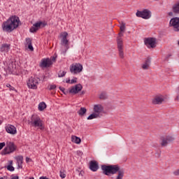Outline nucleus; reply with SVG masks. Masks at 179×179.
<instances>
[{"label":"nucleus","mask_w":179,"mask_h":179,"mask_svg":"<svg viewBox=\"0 0 179 179\" xmlns=\"http://www.w3.org/2000/svg\"><path fill=\"white\" fill-rule=\"evenodd\" d=\"M101 169L103 171V174L105 176H110V174H117L115 179H123L125 174L124 169H121L119 165H101Z\"/></svg>","instance_id":"1"},{"label":"nucleus","mask_w":179,"mask_h":179,"mask_svg":"<svg viewBox=\"0 0 179 179\" xmlns=\"http://www.w3.org/2000/svg\"><path fill=\"white\" fill-rule=\"evenodd\" d=\"M19 22L20 20L18 17H16V15L12 16L3 23V30L4 31H13L15 29L19 27Z\"/></svg>","instance_id":"2"},{"label":"nucleus","mask_w":179,"mask_h":179,"mask_svg":"<svg viewBox=\"0 0 179 179\" xmlns=\"http://www.w3.org/2000/svg\"><path fill=\"white\" fill-rule=\"evenodd\" d=\"M29 125L34 127V128H39L41 131L44 129V124H43V120L40 117L36 115H33L31 117V120L28 121Z\"/></svg>","instance_id":"3"},{"label":"nucleus","mask_w":179,"mask_h":179,"mask_svg":"<svg viewBox=\"0 0 179 179\" xmlns=\"http://www.w3.org/2000/svg\"><path fill=\"white\" fill-rule=\"evenodd\" d=\"M94 113L90 115V120H94V118H101L103 117V113H104V107L101 104L94 105Z\"/></svg>","instance_id":"4"},{"label":"nucleus","mask_w":179,"mask_h":179,"mask_svg":"<svg viewBox=\"0 0 179 179\" xmlns=\"http://www.w3.org/2000/svg\"><path fill=\"white\" fill-rule=\"evenodd\" d=\"M123 36H124V34H122V32L120 31L117 38V49L119 51V57L120 58H124V42L122 38Z\"/></svg>","instance_id":"5"},{"label":"nucleus","mask_w":179,"mask_h":179,"mask_svg":"<svg viewBox=\"0 0 179 179\" xmlns=\"http://www.w3.org/2000/svg\"><path fill=\"white\" fill-rule=\"evenodd\" d=\"M59 90L64 93V94H68V93H71L73 94H78V92H80L82 89H83V87L80 84H77L75 86H73L71 89L69 91H65V89L62 87H59Z\"/></svg>","instance_id":"6"},{"label":"nucleus","mask_w":179,"mask_h":179,"mask_svg":"<svg viewBox=\"0 0 179 179\" xmlns=\"http://www.w3.org/2000/svg\"><path fill=\"white\" fill-rule=\"evenodd\" d=\"M16 149H17V147L15 143L10 142L7 143V146L1 151V155H10V153H13Z\"/></svg>","instance_id":"7"},{"label":"nucleus","mask_w":179,"mask_h":179,"mask_svg":"<svg viewBox=\"0 0 179 179\" xmlns=\"http://www.w3.org/2000/svg\"><path fill=\"white\" fill-rule=\"evenodd\" d=\"M39 82H40V78L31 77L28 80L27 85L29 89H34V90H36V89H37V85H38Z\"/></svg>","instance_id":"8"},{"label":"nucleus","mask_w":179,"mask_h":179,"mask_svg":"<svg viewBox=\"0 0 179 179\" xmlns=\"http://www.w3.org/2000/svg\"><path fill=\"white\" fill-rule=\"evenodd\" d=\"M83 70V66L79 63H75L71 65L70 66V72L71 73H73L76 75V73H80Z\"/></svg>","instance_id":"9"},{"label":"nucleus","mask_w":179,"mask_h":179,"mask_svg":"<svg viewBox=\"0 0 179 179\" xmlns=\"http://www.w3.org/2000/svg\"><path fill=\"white\" fill-rule=\"evenodd\" d=\"M174 139H176L173 136H165L161 137V143L160 145L162 148H166L169 143H171L173 142Z\"/></svg>","instance_id":"10"},{"label":"nucleus","mask_w":179,"mask_h":179,"mask_svg":"<svg viewBox=\"0 0 179 179\" xmlns=\"http://www.w3.org/2000/svg\"><path fill=\"white\" fill-rule=\"evenodd\" d=\"M150 13V10L148 9H145L143 11L137 10L136 16H137V17H142V19H150L152 16Z\"/></svg>","instance_id":"11"},{"label":"nucleus","mask_w":179,"mask_h":179,"mask_svg":"<svg viewBox=\"0 0 179 179\" xmlns=\"http://www.w3.org/2000/svg\"><path fill=\"white\" fill-rule=\"evenodd\" d=\"M144 44L148 47V48H156V38H145L144 39Z\"/></svg>","instance_id":"12"},{"label":"nucleus","mask_w":179,"mask_h":179,"mask_svg":"<svg viewBox=\"0 0 179 179\" xmlns=\"http://www.w3.org/2000/svg\"><path fill=\"white\" fill-rule=\"evenodd\" d=\"M169 26L173 27L174 31H179V17H175L169 22Z\"/></svg>","instance_id":"13"},{"label":"nucleus","mask_w":179,"mask_h":179,"mask_svg":"<svg viewBox=\"0 0 179 179\" xmlns=\"http://www.w3.org/2000/svg\"><path fill=\"white\" fill-rule=\"evenodd\" d=\"M52 64V62L51 59H50L49 58H46V59H42L40 64V66L41 68H50V66H51Z\"/></svg>","instance_id":"14"},{"label":"nucleus","mask_w":179,"mask_h":179,"mask_svg":"<svg viewBox=\"0 0 179 179\" xmlns=\"http://www.w3.org/2000/svg\"><path fill=\"white\" fill-rule=\"evenodd\" d=\"M62 45H64L66 48L68 49V43H69V41L67 39L68 33L66 31H64L63 34H62Z\"/></svg>","instance_id":"15"},{"label":"nucleus","mask_w":179,"mask_h":179,"mask_svg":"<svg viewBox=\"0 0 179 179\" xmlns=\"http://www.w3.org/2000/svg\"><path fill=\"white\" fill-rule=\"evenodd\" d=\"M6 131L8 134H10L11 135H15V134H17L16 127L12 124H8L6 127Z\"/></svg>","instance_id":"16"},{"label":"nucleus","mask_w":179,"mask_h":179,"mask_svg":"<svg viewBox=\"0 0 179 179\" xmlns=\"http://www.w3.org/2000/svg\"><path fill=\"white\" fill-rule=\"evenodd\" d=\"M164 101V97L163 96H156L155 99H152V104H162Z\"/></svg>","instance_id":"17"},{"label":"nucleus","mask_w":179,"mask_h":179,"mask_svg":"<svg viewBox=\"0 0 179 179\" xmlns=\"http://www.w3.org/2000/svg\"><path fill=\"white\" fill-rule=\"evenodd\" d=\"M99 162L96 161H90V170L91 171L96 172L99 170Z\"/></svg>","instance_id":"18"},{"label":"nucleus","mask_w":179,"mask_h":179,"mask_svg":"<svg viewBox=\"0 0 179 179\" xmlns=\"http://www.w3.org/2000/svg\"><path fill=\"white\" fill-rule=\"evenodd\" d=\"M10 50V44H3L0 48L1 52H8Z\"/></svg>","instance_id":"19"},{"label":"nucleus","mask_w":179,"mask_h":179,"mask_svg":"<svg viewBox=\"0 0 179 179\" xmlns=\"http://www.w3.org/2000/svg\"><path fill=\"white\" fill-rule=\"evenodd\" d=\"M34 26L37 30H39L40 27H45V26H47V23L40 21L34 24Z\"/></svg>","instance_id":"20"},{"label":"nucleus","mask_w":179,"mask_h":179,"mask_svg":"<svg viewBox=\"0 0 179 179\" xmlns=\"http://www.w3.org/2000/svg\"><path fill=\"white\" fill-rule=\"evenodd\" d=\"M150 66V58L148 57L145 62H144V64H143L142 68L144 70H147V69H149Z\"/></svg>","instance_id":"21"},{"label":"nucleus","mask_w":179,"mask_h":179,"mask_svg":"<svg viewBox=\"0 0 179 179\" xmlns=\"http://www.w3.org/2000/svg\"><path fill=\"white\" fill-rule=\"evenodd\" d=\"M71 142L76 143V145H79L82 142V140L76 136H71Z\"/></svg>","instance_id":"22"},{"label":"nucleus","mask_w":179,"mask_h":179,"mask_svg":"<svg viewBox=\"0 0 179 179\" xmlns=\"http://www.w3.org/2000/svg\"><path fill=\"white\" fill-rule=\"evenodd\" d=\"M172 10L173 13H176V15H179V1L176 3L173 7Z\"/></svg>","instance_id":"23"},{"label":"nucleus","mask_w":179,"mask_h":179,"mask_svg":"<svg viewBox=\"0 0 179 179\" xmlns=\"http://www.w3.org/2000/svg\"><path fill=\"white\" fill-rule=\"evenodd\" d=\"M26 43L28 44V48L30 50V51H34V48H33V45H31V39L29 38H26Z\"/></svg>","instance_id":"24"},{"label":"nucleus","mask_w":179,"mask_h":179,"mask_svg":"<svg viewBox=\"0 0 179 179\" xmlns=\"http://www.w3.org/2000/svg\"><path fill=\"white\" fill-rule=\"evenodd\" d=\"M99 97L100 100H106V99L108 98V96L107 95V92H101L99 94Z\"/></svg>","instance_id":"25"},{"label":"nucleus","mask_w":179,"mask_h":179,"mask_svg":"<svg viewBox=\"0 0 179 179\" xmlns=\"http://www.w3.org/2000/svg\"><path fill=\"white\" fill-rule=\"evenodd\" d=\"M87 111V110H86V108L81 107L80 109L77 113L78 115H80V117H83V115H85V113Z\"/></svg>","instance_id":"26"},{"label":"nucleus","mask_w":179,"mask_h":179,"mask_svg":"<svg viewBox=\"0 0 179 179\" xmlns=\"http://www.w3.org/2000/svg\"><path fill=\"white\" fill-rule=\"evenodd\" d=\"M45 108H47V104H45L44 102H41L38 105L39 111H43V110H45Z\"/></svg>","instance_id":"27"},{"label":"nucleus","mask_w":179,"mask_h":179,"mask_svg":"<svg viewBox=\"0 0 179 179\" xmlns=\"http://www.w3.org/2000/svg\"><path fill=\"white\" fill-rule=\"evenodd\" d=\"M15 159L17 160V164H23V156L19 155L15 157Z\"/></svg>","instance_id":"28"},{"label":"nucleus","mask_w":179,"mask_h":179,"mask_svg":"<svg viewBox=\"0 0 179 179\" xmlns=\"http://www.w3.org/2000/svg\"><path fill=\"white\" fill-rule=\"evenodd\" d=\"M120 31L122 32V33H124V31H125V29H126V27H125V22H122L121 23H120Z\"/></svg>","instance_id":"29"},{"label":"nucleus","mask_w":179,"mask_h":179,"mask_svg":"<svg viewBox=\"0 0 179 179\" xmlns=\"http://www.w3.org/2000/svg\"><path fill=\"white\" fill-rule=\"evenodd\" d=\"M38 30L36 29V27L33 24V26L30 28L29 31L31 33H36Z\"/></svg>","instance_id":"30"},{"label":"nucleus","mask_w":179,"mask_h":179,"mask_svg":"<svg viewBox=\"0 0 179 179\" xmlns=\"http://www.w3.org/2000/svg\"><path fill=\"white\" fill-rule=\"evenodd\" d=\"M65 75H66V71H59V73L58 74V77L59 78H64V76H65Z\"/></svg>","instance_id":"31"},{"label":"nucleus","mask_w":179,"mask_h":179,"mask_svg":"<svg viewBox=\"0 0 179 179\" xmlns=\"http://www.w3.org/2000/svg\"><path fill=\"white\" fill-rule=\"evenodd\" d=\"M7 170H8V171H15V167L12 165H8L7 166Z\"/></svg>","instance_id":"32"},{"label":"nucleus","mask_w":179,"mask_h":179,"mask_svg":"<svg viewBox=\"0 0 179 179\" xmlns=\"http://www.w3.org/2000/svg\"><path fill=\"white\" fill-rule=\"evenodd\" d=\"M59 176L61 177V178H65V177H66V174H65L64 172H62V171H60Z\"/></svg>","instance_id":"33"},{"label":"nucleus","mask_w":179,"mask_h":179,"mask_svg":"<svg viewBox=\"0 0 179 179\" xmlns=\"http://www.w3.org/2000/svg\"><path fill=\"white\" fill-rule=\"evenodd\" d=\"M77 82H78V78H74L73 79H72L71 80V85H73V83H77Z\"/></svg>","instance_id":"34"},{"label":"nucleus","mask_w":179,"mask_h":179,"mask_svg":"<svg viewBox=\"0 0 179 179\" xmlns=\"http://www.w3.org/2000/svg\"><path fill=\"white\" fill-rule=\"evenodd\" d=\"M56 88H57V85H50L49 90H54V89H56Z\"/></svg>","instance_id":"35"},{"label":"nucleus","mask_w":179,"mask_h":179,"mask_svg":"<svg viewBox=\"0 0 179 179\" xmlns=\"http://www.w3.org/2000/svg\"><path fill=\"white\" fill-rule=\"evenodd\" d=\"M76 173H78L79 174V176H81L83 177V174H85L84 171H79V170H76Z\"/></svg>","instance_id":"36"},{"label":"nucleus","mask_w":179,"mask_h":179,"mask_svg":"<svg viewBox=\"0 0 179 179\" xmlns=\"http://www.w3.org/2000/svg\"><path fill=\"white\" fill-rule=\"evenodd\" d=\"M6 87H9L10 90H15V87H12L10 84H7Z\"/></svg>","instance_id":"37"},{"label":"nucleus","mask_w":179,"mask_h":179,"mask_svg":"<svg viewBox=\"0 0 179 179\" xmlns=\"http://www.w3.org/2000/svg\"><path fill=\"white\" fill-rule=\"evenodd\" d=\"M5 142L0 143V150H2L3 147H5Z\"/></svg>","instance_id":"38"},{"label":"nucleus","mask_w":179,"mask_h":179,"mask_svg":"<svg viewBox=\"0 0 179 179\" xmlns=\"http://www.w3.org/2000/svg\"><path fill=\"white\" fill-rule=\"evenodd\" d=\"M177 94H178V96H176V100L178 101H179V87L177 89Z\"/></svg>","instance_id":"39"},{"label":"nucleus","mask_w":179,"mask_h":179,"mask_svg":"<svg viewBox=\"0 0 179 179\" xmlns=\"http://www.w3.org/2000/svg\"><path fill=\"white\" fill-rule=\"evenodd\" d=\"M174 176H179V169L173 171Z\"/></svg>","instance_id":"40"},{"label":"nucleus","mask_w":179,"mask_h":179,"mask_svg":"<svg viewBox=\"0 0 179 179\" xmlns=\"http://www.w3.org/2000/svg\"><path fill=\"white\" fill-rule=\"evenodd\" d=\"M55 59H57V57H52L50 61H52V62H55Z\"/></svg>","instance_id":"41"},{"label":"nucleus","mask_w":179,"mask_h":179,"mask_svg":"<svg viewBox=\"0 0 179 179\" xmlns=\"http://www.w3.org/2000/svg\"><path fill=\"white\" fill-rule=\"evenodd\" d=\"M77 155H78V156H82V155H83V152H82V151H77Z\"/></svg>","instance_id":"42"},{"label":"nucleus","mask_w":179,"mask_h":179,"mask_svg":"<svg viewBox=\"0 0 179 179\" xmlns=\"http://www.w3.org/2000/svg\"><path fill=\"white\" fill-rule=\"evenodd\" d=\"M11 179H19V176H13V175H12Z\"/></svg>","instance_id":"43"},{"label":"nucleus","mask_w":179,"mask_h":179,"mask_svg":"<svg viewBox=\"0 0 179 179\" xmlns=\"http://www.w3.org/2000/svg\"><path fill=\"white\" fill-rule=\"evenodd\" d=\"M30 160H31L30 158H29V157H26V162H27V163H29V162H30Z\"/></svg>","instance_id":"44"},{"label":"nucleus","mask_w":179,"mask_h":179,"mask_svg":"<svg viewBox=\"0 0 179 179\" xmlns=\"http://www.w3.org/2000/svg\"><path fill=\"white\" fill-rule=\"evenodd\" d=\"M17 169H22V164H17Z\"/></svg>","instance_id":"45"},{"label":"nucleus","mask_w":179,"mask_h":179,"mask_svg":"<svg viewBox=\"0 0 179 179\" xmlns=\"http://www.w3.org/2000/svg\"><path fill=\"white\" fill-rule=\"evenodd\" d=\"M0 179H8V176L1 177Z\"/></svg>","instance_id":"46"},{"label":"nucleus","mask_w":179,"mask_h":179,"mask_svg":"<svg viewBox=\"0 0 179 179\" xmlns=\"http://www.w3.org/2000/svg\"><path fill=\"white\" fill-rule=\"evenodd\" d=\"M12 164H13V161H10V164H9V166H12Z\"/></svg>","instance_id":"47"},{"label":"nucleus","mask_w":179,"mask_h":179,"mask_svg":"<svg viewBox=\"0 0 179 179\" xmlns=\"http://www.w3.org/2000/svg\"><path fill=\"white\" fill-rule=\"evenodd\" d=\"M169 16H173V12L169 13Z\"/></svg>","instance_id":"48"},{"label":"nucleus","mask_w":179,"mask_h":179,"mask_svg":"<svg viewBox=\"0 0 179 179\" xmlns=\"http://www.w3.org/2000/svg\"><path fill=\"white\" fill-rule=\"evenodd\" d=\"M66 83H71V80H67L66 81Z\"/></svg>","instance_id":"49"},{"label":"nucleus","mask_w":179,"mask_h":179,"mask_svg":"<svg viewBox=\"0 0 179 179\" xmlns=\"http://www.w3.org/2000/svg\"><path fill=\"white\" fill-rule=\"evenodd\" d=\"M87 120H90V115L87 117Z\"/></svg>","instance_id":"50"},{"label":"nucleus","mask_w":179,"mask_h":179,"mask_svg":"<svg viewBox=\"0 0 179 179\" xmlns=\"http://www.w3.org/2000/svg\"><path fill=\"white\" fill-rule=\"evenodd\" d=\"M88 166H89V167L90 168V162H89Z\"/></svg>","instance_id":"51"},{"label":"nucleus","mask_w":179,"mask_h":179,"mask_svg":"<svg viewBox=\"0 0 179 179\" xmlns=\"http://www.w3.org/2000/svg\"><path fill=\"white\" fill-rule=\"evenodd\" d=\"M29 179H34V177H32V178H30Z\"/></svg>","instance_id":"52"},{"label":"nucleus","mask_w":179,"mask_h":179,"mask_svg":"<svg viewBox=\"0 0 179 179\" xmlns=\"http://www.w3.org/2000/svg\"><path fill=\"white\" fill-rule=\"evenodd\" d=\"M168 57H171V55H169Z\"/></svg>","instance_id":"53"},{"label":"nucleus","mask_w":179,"mask_h":179,"mask_svg":"<svg viewBox=\"0 0 179 179\" xmlns=\"http://www.w3.org/2000/svg\"><path fill=\"white\" fill-rule=\"evenodd\" d=\"M154 1H159V0H154Z\"/></svg>","instance_id":"54"},{"label":"nucleus","mask_w":179,"mask_h":179,"mask_svg":"<svg viewBox=\"0 0 179 179\" xmlns=\"http://www.w3.org/2000/svg\"><path fill=\"white\" fill-rule=\"evenodd\" d=\"M0 78H1V76H0Z\"/></svg>","instance_id":"55"}]
</instances>
